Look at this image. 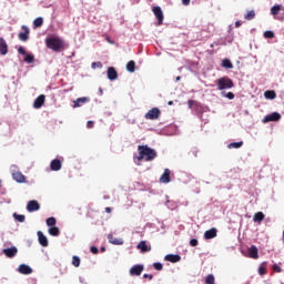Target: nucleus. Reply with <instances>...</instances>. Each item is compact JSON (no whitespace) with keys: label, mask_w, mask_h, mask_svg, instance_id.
<instances>
[{"label":"nucleus","mask_w":284,"mask_h":284,"mask_svg":"<svg viewBox=\"0 0 284 284\" xmlns=\"http://www.w3.org/2000/svg\"><path fill=\"white\" fill-rule=\"evenodd\" d=\"M18 272L24 275L32 274V267L27 264H21L18 268Z\"/></svg>","instance_id":"obj_18"},{"label":"nucleus","mask_w":284,"mask_h":284,"mask_svg":"<svg viewBox=\"0 0 284 284\" xmlns=\"http://www.w3.org/2000/svg\"><path fill=\"white\" fill-rule=\"evenodd\" d=\"M101 252H105V246H102V247H101Z\"/></svg>","instance_id":"obj_56"},{"label":"nucleus","mask_w":284,"mask_h":284,"mask_svg":"<svg viewBox=\"0 0 284 284\" xmlns=\"http://www.w3.org/2000/svg\"><path fill=\"white\" fill-rule=\"evenodd\" d=\"M90 101V98H78L75 101H73V108H81V105H85Z\"/></svg>","instance_id":"obj_20"},{"label":"nucleus","mask_w":284,"mask_h":284,"mask_svg":"<svg viewBox=\"0 0 284 284\" xmlns=\"http://www.w3.org/2000/svg\"><path fill=\"white\" fill-rule=\"evenodd\" d=\"M170 174H171L170 169H165L164 173L160 178V183H170V181H171Z\"/></svg>","instance_id":"obj_21"},{"label":"nucleus","mask_w":284,"mask_h":284,"mask_svg":"<svg viewBox=\"0 0 284 284\" xmlns=\"http://www.w3.org/2000/svg\"><path fill=\"white\" fill-rule=\"evenodd\" d=\"M273 271L276 272L277 274H281V272H283V268H281V266H278V264H274Z\"/></svg>","instance_id":"obj_42"},{"label":"nucleus","mask_w":284,"mask_h":284,"mask_svg":"<svg viewBox=\"0 0 284 284\" xmlns=\"http://www.w3.org/2000/svg\"><path fill=\"white\" fill-rule=\"evenodd\" d=\"M87 128H89V129L94 128V122L93 121H88Z\"/></svg>","instance_id":"obj_48"},{"label":"nucleus","mask_w":284,"mask_h":284,"mask_svg":"<svg viewBox=\"0 0 284 284\" xmlns=\"http://www.w3.org/2000/svg\"><path fill=\"white\" fill-rule=\"evenodd\" d=\"M258 274L261 276H265V274H267V268L265 266H260L258 267Z\"/></svg>","instance_id":"obj_39"},{"label":"nucleus","mask_w":284,"mask_h":284,"mask_svg":"<svg viewBox=\"0 0 284 284\" xmlns=\"http://www.w3.org/2000/svg\"><path fill=\"white\" fill-rule=\"evenodd\" d=\"M248 256L250 258H258V248L255 245L248 248Z\"/></svg>","instance_id":"obj_24"},{"label":"nucleus","mask_w":284,"mask_h":284,"mask_svg":"<svg viewBox=\"0 0 284 284\" xmlns=\"http://www.w3.org/2000/svg\"><path fill=\"white\" fill-rule=\"evenodd\" d=\"M168 105H174V102L173 101H169Z\"/></svg>","instance_id":"obj_55"},{"label":"nucleus","mask_w":284,"mask_h":284,"mask_svg":"<svg viewBox=\"0 0 284 284\" xmlns=\"http://www.w3.org/2000/svg\"><path fill=\"white\" fill-rule=\"evenodd\" d=\"M139 156L136 158L138 161H154L156 159V151L154 149H151L148 145H139L138 146Z\"/></svg>","instance_id":"obj_1"},{"label":"nucleus","mask_w":284,"mask_h":284,"mask_svg":"<svg viewBox=\"0 0 284 284\" xmlns=\"http://www.w3.org/2000/svg\"><path fill=\"white\" fill-rule=\"evenodd\" d=\"M136 247L141 251L142 254H145V252L152 251V246H149L145 241H141Z\"/></svg>","instance_id":"obj_16"},{"label":"nucleus","mask_w":284,"mask_h":284,"mask_svg":"<svg viewBox=\"0 0 284 284\" xmlns=\"http://www.w3.org/2000/svg\"><path fill=\"white\" fill-rule=\"evenodd\" d=\"M187 105H189V108H192V105H194V101L193 100H189L187 101Z\"/></svg>","instance_id":"obj_51"},{"label":"nucleus","mask_w":284,"mask_h":284,"mask_svg":"<svg viewBox=\"0 0 284 284\" xmlns=\"http://www.w3.org/2000/svg\"><path fill=\"white\" fill-rule=\"evenodd\" d=\"M152 12L154 14V17L158 19V26H163V10L161 9V7H153L152 8Z\"/></svg>","instance_id":"obj_5"},{"label":"nucleus","mask_w":284,"mask_h":284,"mask_svg":"<svg viewBox=\"0 0 284 284\" xmlns=\"http://www.w3.org/2000/svg\"><path fill=\"white\" fill-rule=\"evenodd\" d=\"M0 54H2V57L8 54V43L3 38H0Z\"/></svg>","instance_id":"obj_19"},{"label":"nucleus","mask_w":284,"mask_h":284,"mask_svg":"<svg viewBox=\"0 0 284 284\" xmlns=\"http://www.w3.org/2000/svg\"><path fill=\"white\" fill-rule=\"evenodd\" d=\"M272 121H281V115L278 112H273L262 120L263 123H270Z\"/></svg>","instance_id":"obj_11"},{"label":"nucleus","mask_w":284,"mask_h":284,"mask_svg":"<svg viewBox=\"0 0 284 284\" xmlns=\"http://www.w3.org/2000/svg\"><path fill=\"white\" fill-rule=\"evenodd\" d=\"M214 281H215L214 275L209 274L205 278V284H214Z\"/></svg>","instance_id":"obj_38"},{"label":"nucleus","mask_w":284,"mask_h":284,"mask_svg":"<svg viewBox=\"0 0 284 284\" xmlns=\"http://www.w3.org/2000/svg\"><path fill=\"white\" fill-rule=\"evenodd\" d=\"M49 234L50 236H59V234H61V231H59V227L57 226H51L49 229Z\"/></svg>","instance_id":"obj_29"},{"label":"nucleus","mask_w":284,"mask_h":284,"mask_svg":"<svg viewBox=\"0 0 284 284\" xmlns=\"http://www.w3.org/2000/svg\"><path fill=\"white\" fill-rule=\"evenodd\" d=\"M176 79H178V81H179V80L181 79V77H178Z\"/></svg>","instance_id":"obj_58"},{"label":"nucleus","mask_w":284,"mask_h":284,"mask_svg":"<svg viewBox=\"0 0 284 284\" xmlns=\"http://www.w3.org/2000/svg\"><path fill=\"white\" fill-rule=\"evenodd\" d=\"M106 77L109 81H116V79H119V72H116V69H114V67H109L106 70Z\"/></svg>","instance_id":"obj_9"},{"label":"nucleus","mask_w":284,"mask_h":284,"mask_svg":"<svg viewBox=\"0 0 284 284\" xmlns=\"http://www.w3.org/2000/svg\"><path fill=\"white\" fill-rule=\"evenodd\" d=\"M194 156H196V151H193Z\"/></svg>","instance_id":"obj_57"},{"label":"nucleus","mask_w":284,"mask_h":284,"mask_svg":"<svg viewBox=\"0 0 284 284\" xmlns=\"http://www.w3.org/2000/svg\"><path fill=\"white\" fill-rule=\"evenodd\" d=\"M196 245H199V240L192 239V240L190 241V246H191V247H196Z\"/></svg>","instance_id":"obj_44"},{"label":"nucleus","mask_w":284,"mask_h":284,"mask_svg":"<svg viewBox=\"0 0 284 284\" xmlns=\"http://www.w3.org/2000/svg\"><path fill=\"white\" fill-rule=\"evenodd\" d=\"M13 219L19 223H23L26 221V215L13 213Z\"/></svg>","instance_id":"obj_34"},{"label":"nucleus","mask_w":284,"mask_h":284,"mask_svg":"<svg viewBox=\"0 0 284 284\" xmlns=\"http://www.w3.org/2000/svg\"><path fill=\"white\" fill-rule=\"evenodd\" d=\"M222 68H226V70H232L234 68V64H232V61H230V59H224L222 61Z\"/></svg>","instance_id":"obj_27"},{"label":"nucleus","mask_w":284,"mask_h":284,"mask_svg":"<svg viewBox=\"0 0 284 284\" xmlns=\"http://www.w3.org/2000/svg\"><path fill=\"white\" fill-rule=\"evenodd\" d=\"M216 234H217V231L216 229H210L207 231L204 232V239L206 241H210L211 239H216Z\"/></svg>","instance_id":"obj_17"},{"label":"nucleus","mask_w":284,"mask_h":284,"mask_svg":"<svg viewBox=\"0 0 284 284\" xmlns=\"http://www.w3.org/2000/svg\"><path fill=\"white\" fill-rule=\"evenodd\" d=\"M217 90H232L234 88V81L227 77L220 78L216 81Z\"/></svg>","instance_id":"obj_3"},{"label":"nucleus","mask_w":284,"mask_h":284,"mask_svg":"<svg viewBox=\"0 0 284 284\" xmlns=\"http://www.w3.org/2000/svg\"><path fill=\"white\" fill-rule=\"evenodd\" d=\"M126 70H128V72H135V70H136V62H134L133 60L129 61L126 63Z\"/></svg>","instance_id":"obj_26"},{"label":"nucleus","mask_w":284,"mask_h":284,"mask_svg":"<svg viewBox=\"0 0 284 284\" xmlns=\"http://www.w3.org/2000/svg\"><path fill=\"white\" fill-rule=\"evenodd\" d=\"M108 241L109 243H111L112 245H123V241L121 239H116L114 237V235L109 234L108 235Z\"/></svg>","instance_id":"obj_23"},{"label":"nucleus","mask_w":284,"mask_h":284,"mask_svg":"<svg viewBox=\"0 0 284 284\" xmlns=\"http://www.w3.org/2000/svg\"><path fill=\"white\" fill-rule=\"evenodd\" d=\"M2 253L7 256V258H14L19 253V248H17V246H11L9 248H3Z\"/></svg>","instance_id":"obj_6"},{"label":"nucleus","mask_w":284,"mask_h":284,"mask_svg":"<svg viewBox=\"0 0 284 284\" xmlns=\"http://www.w3.org/2000/svg\"><path fill=\"white\" fill-rule=\"evenodd\" d=\"M264 97L265 99L274 100V98L276 97V92L272 90L265 91Z\"/></svg>","instance_id":"obj_32"},{"label":"nucleus","mask_w":284,"mask_h":284,"mask_svg":"<svg viewBox=\"0 0 284 284\" xmlns=\"http://www.w3.org/2000/svg\"><path fill=\"white\" fill-rule=\"evenodd\" d=\"M105 212H106L108 214H111V213H112V209H111L110 206H106V207H105Z\"/></svg>","instance_id":"obj_52"},{"label":"nucleus","mask_w":284,"mask_h":284,"mask_svg":"<svg viewBox=\"0 0 284 284\" xmlns=\"http://www.w3.org/2000/svg\"><path fill=\"white\" fill-rule=\"evenodd\" d=\"M144 266L141 264H136L130 268L131 276H141L143 274Z\"/></svg>","instance_id":"obj_10"},{"label":"nucleus","mask_w":284,"mask_h":284,"mask_svg":"<svg viewBox=\"0 0 284 284\" xmlns=\"http://www.w3.org/2000/svg\"><path fill=\"white\" fill-rule=\"evenodd\" d=\"M214 45H219V43L214 42L210 45V48H214Z\"/></svg>","instance_id":"obj_54"},{"label":"nucleus","mask_w":284,"mask_h":284,"mask_svg":"<svg viewBox=\"0 0 284 284\" xmlns=\"http://www.w3.org/2000/svg\"><path fill=\"white\" fill-rule=\"evenodd\" d=\"M143 278H149V281H152V278H154V275H152V274H144Z\"/></svg>","instance_id":"obj_47"},{"label":"nucleus","mask_w":284,"mask_h":284,"mask_svg":"<svg viewBox=\"0 0 284 284\" xmlns=\"http://www.w3.org/2000/svg\"><path fill=\"white\" fill-rule=\"evenodd\" d=\"M256 17V12L254 10L248 11L245 16L244 19L246 21H252Z\"/></svg>","instance_id":"obj_31"},{"label":"nucleus","mask_w":284,"mask_h":284,"mask_svg":"<svg viewBox=\"0 0 284 284\" xmlns=\"http://www.w3.org/2000/svg\"><path fill=\"white\" fill-rule=\"evenodd\" d=\"M18 52H19V54H23L24 57H26V54H28L23 47H19Z\"/></svg>","instance_id":"obj_46"},{"label":"nucleus","mask_w":284,"mask_h":284,"mask_svg":"<svg viewBox=\"0 0 284 284\" xmlns=\"http://www.w3.org/2000/svg\"><path fill=\"white\" fill-rule=\"evenodd\" d=\"M183 6H187L190 3V0H182Z\"/></svg>","instance_id":"obj_53"},{"label":"nucleus","mask_w":284,"mask_h":284,"mask_svg":"<svg viewBox=\"0 0 284 284\" xmlns=\"http://www.w3.org/2000/svg\"><path fill=\"white\" fill-rule=\"evenodd\" d=\"M264 38H265V39H274V33H273V31H265V32H264Z\"/></svg>","instance_id":"obj_41"},{"label":"nucleus","mask_w":284,"mask_h":284,"mask_svg":"<svg viewBox=\"0 0 284 284\" xmlns=\"http://www.w3.org/2000/svg\"><path fill=\"white\" fill-rule=\"evenodd\" d=\"M226 99H230V100L234 99V93L232 92L226 93Z\"/></svg>","instance_id":"obj_49"},{"label":"nucleus","mask_w":284,"mask_h":284,"mask_svg":"<svg viewBox=\"0 0 284 284\" xmlns=\"http://www.w3.org/2000/svg\"><path fill=\"white\" fill-rule=\"evenodd\" d=\"M24 62L26 63H34V54H32V53L27 54L24 58Z\"/></svg>","instance_id":"obj_37"},{"label":"nucleus","mask_w":284,"mask_h":284,"mask_svg":"<svg viewBox=\"0 0 284 284\" xmlns=\"http://www.w3.org/2000/svg\"><path fill=\"white\" fill-rule=\"evenodd\" d=\"M79 265H81V258L79 256L74 255L72 257V266L73 267H79Z\"/></svg>","instance_id":"obj_33"},{"label":"nucleus","mask_w":284,"mask_h":284,"mask_svg":"<svg viewBox=\"0 0 284 284\" xmlns=\"http://www.w3.org/2000/svg\"><path fill=\"white\" fill-rule=\"evenodd\" d=\"M164 260L169 261L170 263H179V261H181V255L168 254L165 255Z\"/></svg>","instance_id":"obj_22"},{"label":"nucleus","mask_w":284,"mask_h":284,"mask_svg":"<svg viewBox=\"0 0 284 284\" xmlns=\"http://www.w3.org/2000/svg\"><path fill=\"white\" fill-rule=\"evenodd\" d=\"M91 68H93V69L103 68V63H101V62H92Z\"/></svg>","instance_id":"obj_43"},{"label":"nucleus","mask_w":284,"mask_h":284,"mask_svg":"<svg viewBox=\"0 0 284 284\" xmlns=\"http://www.w3.org/2000/svg\"><path fill=\"white\" fill-rule=\"evenodd\" d=\"M38 241L42 247H48V237L41 231H38Z\"/></svg>","instance_id":"obj_14"},{"label":"nucleus","mask_w":284,"mask_h":284,"mask_svg":"<svg viewBox=\"0 0 284 284\" xmlns=\"http://www.w3.org/2000/svg\"><path fill=\"white\" fill-rule=\"evenodd\" d=\"M229 150H239V148H243V142H232L227 145Z\"/></svg>","instance_id":"obj_30"},{"label":"nucleus","mask_w":284,"mask_h":284,"mask_svg":"<svg viewBox=\"0 0 284 284\" xmlns=\"http://www.w3.org/2000/svg\"><path fill=\"white\" fill-rule=\"evenodd\" d=\"M278 12H281V6L277 4L271 8V14H273V17H276Z\"/></svg>","instance_id":"obj_36"},{"label":"nucleus","mask_w":284,"mask_h":284,"mask_svg":"<svg viewBox=\"0 0 284 284\" xmlns=\"http://www.w3.org/2000/svg\"><path fill=\"white\" fill-rule=\"evenodd\" d=\"M43 26V18L39 17L33 20V29L41 28Z\"/></svg>","instance_id":"obj_28"},{"label":"nucleus","mask_w":284,"mask_h":284,"mask_svg":"<svg viewBox=\"0 0 284 284\" xmlns=\"http://www.w3.org/2000/svg\"><path fill=\"white\" fill-rule=\"evenodd\" d=\"M45 103V95L40 94L33 102V108L36 110H39L40 108H43V104Z\"/></svg>","instance_id":"obj_12"},{"label":"nucleus","mask_w":284,"mask_h":284,"mask_svg":"<svg viewBox=\"0 0 284 284\" xmlns=\"http://www.w3.org/2000/svg\"><path fill=\"white\" fill-rule=\"evenodd\" d=\"M90 252H91L92 254H99V248H98L97 246H91V247H90Z\"/></svg>","instance_id":"obj_45"},{"label":"nucleus","mask_w":284,"mask_h":284,"mask_svg":"<svg viewBox=\"0 0 284 284\" xmlns=\"http://www.w3.org/2000/svg\"><path fill=\"white\" fill-rule=\"evenodd\" d=\"M47 225L49 227H55L54 225H57V219L55 217H49L47 219Z\"/></svg>","instance_id":"obj_35"},{"label":"nucleus","mask_w":284,"mask_h":284,"mask_svg":"<svg viewBox=\"0 0 284 284\" xmlns=\"http://www.w3.org/2000/svg\"><path fill=\"white\" fill-rule=\"evenodd\" d=\"M154 270H156L158 272H161V270H163V264H161L160 262H155L153 264Z\"/></svg>","instance_id":"obj_40"},{"label":"nucleus","mask_w":284,"mask_h":284,"mask_svg":"<svg viewBox=\"0 0 284 284\" xmlns=\"http://www.w3.org/2000/svg\"><path fill=\"white\" fill-rule=\"evenodd\" d=\"M21 30H23V32H20L18 34V38L20 41H28V39H30V29L27 26H22Z\"/></svg>","instance_id":"obj_8"},{"label":"nucleus","mask_w":284,"mask_h":284,"mask_svg":"<svg viewBox=\"0 0 284 284\" xmlns=\"http://www.w3.org/2000/svg\"><path fill=\"white\" fill-rule=\"evenodd\" d=\"M28 212H38V210H41V204L37 200H31L27 204Z\"/></svg>","instance_id":"obj_7"},{"label":"nucleus","mask_w":284,"mask_h":284,"mask_svg":"<svg viewBox=\"0 0 284 284\" xmlns=\"http://www.w3.org/2000/svg\"><path fill=\"white\" fill-rule=\"evenodd\" d=\"M13 181H17V183H26V175L19 171H14L12 173Z\"/></svg>","instance_id":"obj_13"},{"label":"nucleus","mask_w":284,"mask_h":284,"mask_svg":"<svg viewBox=\"0 0 284 284\" xmlns=\"http://www.w3.org/2000/svg\"><path fill=\"white\" fill-rule=\"evenodd\" d=\"M45 45L50 50H53V52H61L64 48V42L59 37H51L45 39Z\"/></svg>","instance_id":"obj_2"},{"label":"nucleus","mask_w":284,"mask_h":284,"mask_svg":"<svg viewBox=\"0 0 284 284\" xmlns=\"http://www.w3.org/2000/svg\"><path fill=\"white\" fill-rule=\"evenodd\" d=\"M242 24H243V23L241 22V20H237V21L235 22V28H241Z\"/></svg>","instance_id":"obj_50"},{"label":"nucleus","mask_w":284,"mask_h":284,"mask_svg":"<svg viewBox=\"0 0 284 284\" xmlns=\"http://www.w3.org/2000/svg\"><path fill=\"white\" fill-rule=\"evenodd\" d=\"M144 119L148 121H156L161 119V110L159 108H152L145 113Z\"/></svg>","instance_id":"obj_4"},{"label":"nucleus","mask_w":284,"mask_h":284,"mask_svg":"<svg viewBox=\"0 0 284 284\" xmlns=\"http://www.w3.org/2000/svg\"><path fill=\"white\" fill-rule=\"evenodd\" d=\"M254 223H262V221H265V214L263 212H257L253 216Z\"/></svg>","instance_id":"obj_25"},{"label":"nucleus","mask_w":284,"mask_h":284,"mask_svg":"<svg viewBox=\"0 0 284 284\" xmlns=\"http://www.w3.org/2000/svg\"><path fill=\"white\" fill-rule=\"evenodd\" d=\"M50 168H51L52 172H59V170H61V168H62L61 160H59V159L52 160L50 163Z\"/></svg>","instance_id":"obj_15"}]
</instances>
